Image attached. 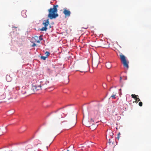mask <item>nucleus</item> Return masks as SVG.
Here are the masks:
<instances>
[{"label":"nucleus","instance_id":"nucleus-1","mask_svg":"<svg viewBox=\"0 0 151 151\" xmlns=\"http://www.w3.org/2000/svg\"><path fill=\"white\" fill-rule=\"evenodd\" d=\"M58 6V5H54L53 8H50L48 9V17L50 19H55L58 16V14L57 13L58 11L57 8Z\"/></svg>","mask_w":151,"mask_h":151},{"label":"nucleus","instance_id":"nucleus-2","mask_svg":"<svg viewBox=\"0 0 151 151\" xmlns=\"http://www.w3.org/2000/svg\"><path fill=\"white\" fill-rule=\"evenodd\" d=\"M61 113H57L54 117V120L57 123H60L61 124H62L63 122H66L62 119Z\"/></svg>","mask_w":151,"mask_h":151},{"label":"nucleus","instance_id":"nucleus-3","mask_svg":"<svg viewBox=\"0 0 151 151\" xmlns=\"http://www.w3.org/2000/svg\"><path fill=\"white\" fill-rule=\"evenodd\" d=\"M119 56L121 62L123 64L124 67L126 68L127 69H128L129 68L128 64L129 62L127 60L126 57L122 53L120 54Z\"/></svg>","mask_w":151,"mask_h":151},{"label":"nucleus","instance_id":"nucleus-4","mask_svg":"<svg viewBox=\"0 0 151 151\" xmlns=\"http://www.w3.org/2000/svg\"><path fill=\"white\" fill-rule=\"evenodd\" d=\"M42 24L44 27L40 29V30L42 31H46L47 29V27L50 24L49 19H47L46 20H44Z\"/></svg>","mask_w":151,"mask_h":151},{"label":"nucleus","instance_id":"nucleus-5","mask_svg":"<svg viewBox=\"0 0 151 151\" xmlns=\"http://www.w3.org/2000/svg\"><path fill=\"white\" fill-rule=\"evenodd\" d=\"M42 86H44V85H42V86H41V85H40L38 86L36 85L33 86L32 87V89L34 92H35L38 90L41 89V87Z\"/></svg>","mask_w":151,"mask_h":151},{"label":"nucleus","instance_id":"nucleus-6","mask_svg":"<svg viewBox=\"0 0 151 151\" xmlns=\"http://www.w3.org/2000/svg\"><path fill=\"white\" fill-rule=\"evenodd\" d=\"M63 13L66 17H69L70 16L71 12L70 11L67 9L66 8H65L63 9Z\"/></svg>","mask_w":151,"mask_h":151},{"label":"nucleus","instance_id":"nucleus-7","mask_svg":"<svg viewBox=\"0 0 151 151\" xmlns=\"http://www.w3.org/2000/svg\"><path fill=\"white\" fill-rule=\"evenodd\" d=\"M35 39L36 41V42L38 43H40V41L42 40L43 39L41 36H40L39 37L37 36H35Z\"/></svg>","mask_w":151,"mask_h":151},{"label":"nucleus","instance_id":"nucleus-8","mask_svg":"<svg viewBox=\"0 0 151 151\" xmlns=\"http://www.w3.org/2000/svg\"><path fill=\"white\" fill-rule=\"evenodd\" d=\"M98 62H96L95 61L92 62V65L93 68H96L98 65Z\"/></svg>","mask_w":151,"mask_h":151},{"label":"nucleus","instance_id":"nucleus-9","mask_svg":"<svg viewBox=\"0 0 151 151\" xmlns=\"http://www.w3.org/2000/svg\"><path fill=\"white\" fill-rule=\"evenodd\" d=\"M21 93L22 94H25L27 93V89L25 87H23L21 91Z\"/></svg>","mask_w":151,"mask_h":151},{"label":"nucleus","instance_id":"nucleus-10","mask_svg":"<svg viewBox=\"0 0 151 151\" xmlns=\"http://www.w3.org/2000/svg\"><path fill=\"white\" fill-rule=\"evenodd\" d=\"M106 66L107 68L109 69L111 68L112 65L111 63L108 62L106 63Z\"/></svg>","mask_w":151,"mask_h":151},{"label":"nucleus","instance_id":"nucleus-11","mask_svg":"<svg viewBox=\"0 0 151 151\" xmlns=\"http://www.w3.org/2000/svg\"><path fill=\"white\" fill-rule=\"evenodd\" d=\"M5 97L6 95L4 93H3L1 96H0V100L3 99L5 98Z\"/></svg>","mask_w":151,"mask_h":151},{"label":"nucleus","instance_id":"nucleus-12","mask_svg":"<svg viewBox=\"0 0 151 151\" xmlns=\"http://www.w3.org/2000/svg\"><path fill=\"white\" fill-rule=\"evenodd\" d=\"M26 13V11L25 10H23L21 12L22 14V16H23L24 17H27V15L25 14V15H24V14H25Z\"/></svg>","mask_w":151,"mask_h":151},{"label":"nucleus","instance_id":"nucleus-13","mask_svg":"<svg viewBox=\"0 0 151 151\" xmlns=\"http://www.w3.org/2000/svg\"><path fill=\"white\" fill-rule=\"evenodd\" d=\"M137 96V95H135V94H132L131 95V96H132V97L134 99H136V98H137V96Z\"/></svg>","mask_w":151,"mask_h":151},{"label":"nucleus","instance_id":"nucleus-14","mask_svg":"<svg viewBox=\"0 0 151 151\" xmlns=\"http://www.w3.org/2000/svg\"><path fill=\"white\" fill-rule=\"evenodd\" d=\"M135 102L136 103H137L139 101H140V100L139 98H137L136 99H135Z\"/></svg>","mask_w":151,"mask_h":151},{"label":"nucleus","instance_id":"nucleus-15","mask_svg":"<svg viewBox=\"0 0 151 151\" xmlns=\"http://www.w3.org/2000/svg\"><path fill=\"white\" fill-rule=\"evenodd\" d=\"M50 52H49L46 51L45 53V54L46 55V56L47 58L50 55Z\"/></svg>","mask_w":151,"mask_h":151},{"label":"nucleus","instance_id":"nucleus-16","mask_svg":"<svg viewBox=\"0 0 151 151\" xmlns=\"http://www.w3.org/2000/svg\"><path fill=\"white\" fill-rule=\"evenodd\" d=\"M41 58L42 59H43V60H46V58H47L46 56H41Z\"/></svg>","mask_w":151,"mask_h":151},{"label":"nucleus","instance_id":"nucleus-17","mask_svg":"<svg viewBox=\"0 0 151 151\" xmlns=\"http://www.w3.org/2000/svg\"><path fill=\"white\" fill-rule=\"evenodd\" d=\"M111 97L113 99H115L116 98V95L113 94L112 95Z\"/></svg>","mask_w":151,"mask_h":151},{"label":"nucleus","instance_id":"nucleus-18","mask_svg":"<svg viewBox=\"0 0 151 151\" xmlns=\"http://www.w3.org/2000/svg\"><path fill=\"white\" fill-rule=\"evenodd\" d=\"M110 135L111 138H112V136H113V135H114L113 133H112V131H111V132L110 133Z\"/></svg>","mask_w":151,"mask_h":151},{"label":"nucleus","instance_id":"nucleus-19","mask_svg":"<svg viewBox=\"0 0 151 151\" xmlns=\"http://www.w3.org/2000/svg\"><path fill=\"white\" fill-rule=\"evenodd\" d=\"M139 105L140 106H142V102H140L139 103Z\"/></svg>","mask_w":151,"mask_h":151},{"label":"nucleus","instance_id":"nucleus-20","mask_svg":"<svg viewBox=\"0 0 151 151\" xmlns=\"http://www.w3.org/2000/svg\"><path fill=\"white\" fill-rule=\"evenodd\" d=\"M120 133H119L117 135V138L118 139V140H119V136H120Z\"/></svg>","mask_w":151,"mask_h":151},{"label":"nucleus","instance_id":"nucleus-21","mask_svg":"<svg viewBox=\"0 0 151 151\" xmlns=\"http://www.w3.org/2000/svg\"><path fill=\"white\" fill-rule=\"evenodd\" d=\"M47 71H48L49 72H52L51 70L50 69V68H47Z\"/></svg>","mask_w":151,"mask_h":151},{"label":"nucleus","instance_id":"nucleus-22","mask_svg":"<svg viewBox=\"0 0 151 151\" xmlns=\"http://www.w3.org/2000/svg\"><path fill=\"white\" fill-rule=\"evenodd\" d=\"M90 122H93V119L92 118H91L90 120Z\"/></svg>","mask_w":151,"mask_h":151},{"label":"nucleus","instance_id":"nucleus-23","mask_svg":"<svg viewBox=\"0 0 151 151\" xmlns=\"http://www.w3.org/2000/svg\"><path fill=\"white\" fill-rule=\"evenodd\" d=\"M108 142L109 144H111V140L110 139H109V141Z\"/></svg>","mask_w":151,"mask_h":151},{"label":"nucleus","instance_id":"nucleus-24","mask_svg":"<svg viewBox=\"0 0 151 151\" xmlns=\"http://www.w3.org/2000/svg\"><path fill=\"white\" fill-rule=\"evenodd\" d=\"M35 46H36V44L35 43H34L32 45V47H34Z\"/></svg>","mask_w":151,"mask_h":151},{"label":"nucleus","instance_id":"nucleus-25","mask_svg":"<svg viewBox=\"0 0 151 151\" xmlns=\"http://www.w3.org/2000/svg\"><path fill=\"white\" fill-rule=\"evenodd\" d=\"M3 93H4V92H0V96H1V95H2V94H3Z\"/></svg>","mask_w":151,"mask_h":151},{"label":"nucleus","instance_id":"nucleus-26","mask_svg":"<svg viewBox=\"0 0 151 151\" xmlns=\"http://www.w3.org/2000/svg\"><path fill=\"white\" fill-rule=\"evenodd\" d=\"M75 121H76V116L75 117ZM76 122L75 121V123H76Z\"/></svg>","mask_w":151,"mask_h":151},{"label":"nucleus","instance_id":"nucleus-27","mask_svg":"<svg viewBox=\"0 0 151 151\" xmlns=\"http://www.w3.org/2000/svg\"><path fill=\"white\" fill-rule=\"evenodd\" d=\"M121 79H122V78L121 77H120V80H121Z\"/></svg>","mask_w":151,"mask_h":151},{"label":"nucleus","instance_id":"nucleus-28","mask_svg":"<svg viewBox=\"0 0 151 151\" xmlns=\"http://www.w3.org/2000/svg\"><path fill=\"white\" fill-rule=\"evenodd\" d=\"M88 126V127H90L91 126L89 125V126Z\"/></svg>","mask_w":151,"mask_h":151},{"label":"nucleus","instance_id":"nucleus-29","mask_svg":"<svg viewBox=\"0 0 151 151\" xmlns=\"http://www.w3.org/2000/svg\"><path fill=\"white\" fill-rule=\"evenodd\" d=\"M121 90H122L120 88L119 89V90L121 91Z\"/></svg>","mask_w":151,"mask_h":151},{"label":"nucleus","instance_id":"nucleus-30","mask_svg":"<svg viewBox=\"0 0 151 151\" xmlns=\"http://www.w3.org/2000/svg\"><path fill=\"white\" fill-rule=\"evenodd\" d=\"M46 88V87H44V88Z\"/></svg>","mask_w":151,"mask_h":151},{"label":"nucleus","instance_id":"nucleus-31","mask_svg":"<svg viewBox=\"0 0 151 151\" xmlns=\"http://www.w3.org/2000/svg\"><path fill=\"white\" fill-rule=\"evenodd\" d=\"M88 28V27H86V28H85V29H87V28Z\"/></svg>","mask_w":151,"mask_h":151},{"label":"nucleus","instance_id":"nucleus-32","mask_svg":"<svg viewBox=\"0 0 151 151\" xmlns=\"http://www.w3.org/2000/svg\"><path fill=\"white\" fill-rule=\"evenodd\" d=\"M15 27V28H17V27Z\"/></svg>","mask_w":151,"mask_h":151},{"label":"nucleus","instance_id":"nucleus-33","mask_svg":"<svg viewBox=\"0 0 151 151\" xmlns=\"http://www.w3.org/2000/svg\"><path fill=\"white\" fill-rule=\"evenodd\" d=\"M93 124V123H92V124L91 125V126H92Z\"/></svg>","mask_w":151,"mask_h":151}]
</instances>
